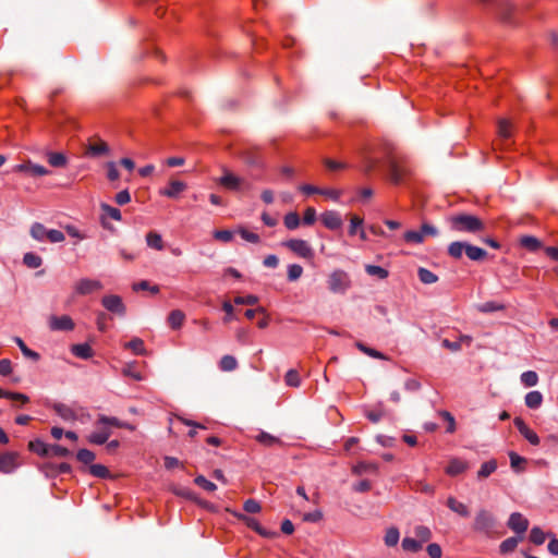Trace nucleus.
I'll return each instance as SVG.
<instances>
[{"mask_svg": "<svg viewBox=\"0 0 558 558\" xmlns=\"http://www.w3.org/2000/svg\"><path fill=\"white\" fill-rule=\"evenodd\" d=\"M194 483H195L197 486H199V487L204 488V489H205V490H207V492H214V490H216V489H217L216 484H214L213 482L208 481V480H207L205 476H203V475H198V476H196V477H195V480H194Z\"/></svg>", "mask_w": 558, "mask_h": 558, "instance_id": "obj_60", "label": "nucleus"}, {"mask_svg": "<svg viewBox=\"0 0 558 558\" xmlns=\"http://www.w3.org/2000/svg\"><path fill=\"white\" fill-rule=\"evenodd\" d=\"M14 341L25 357L31 359L34 362L39 360L40 355L37 352L31 350L20 337H15Z\"/></svg>", "mask_w": 558, "mask_h": 558, "instance_id": "obj_32", "label": "nucleus"}, {"mask_svg": "<svg viewBox=\"0 0 558 558\" xmlns=\"http://www.w3.org/2000/svg\"><path fill=\"white\" fill-rule=\"evenodd\" d=\"M402 549L410 553H417L422 549V544L416 538L404 537L401 543Z\"/></svg>", "mask_w": 558, "mask_h": 558, "instance_id": "obj_39", "label": "nucleus"}, {"mask_svg": "<svg viewBox=\"0 0 558 558\" xmlns=\"http://www.w3.org/2000/svg\"><path fill=\"white\" fill-rule=\"evenodd\" d=\"M365 271L367 275L376 276L379 279H386L389 275L388 270H386L385 268H383L380 266H376V265H366Z\"/></svg>", "mask_w": 558, "mask_h": 558, "instance_id": "obj_48", "label": "nucleus"}, {"mask_svg": "<svg viewBox=\"0 0 558 558\" xmlns=\"http://www.w3.org/2000/svg\"><path fill=\"white\" fill-rule=\"evenodd\" d=\"M303 275V267L299 264H292L288 267V280L296 281Z\"/></svg>", "mask_w": 558, "mask_h": 558, "instance_id": "obj_54", "label": "nucleus"}, {"mask_svg": "<svg viewBox=\"0 0 558 558\" xmlns=\"http://www.w3.org/2000/svg\"><path fill=\"white\" fill-rule=\"evenodd\" d=\"M185 319V315L180 310L172 311L168 316V323L173 329H178L182 326Z\"/></svg>", "mask_w": 558, "mask_h": 558, "instance_id": "obj_30", "label": "nucleus"}, {"mask_svg": "<svg viewBox=\"0 0 558 558\" xmlns=\"http://www.w3.org/2000/svg\"><path fill=\"white\" fill-rule=\"evenodd\" d=\"M47 231L43 223L35 222L32 225L29 233L35 240L43 241L47 236Z\"/></svg>", "mask_w": 558, "mask_h": 558, "instance_id": "obj_42", "label": "nucleus"}, {"mask_svg": "<svg viewBox=\"0 0 558 558\" xmlns=\"http://www.w3.org/2000/svg\"><path fill=\"white\" fill-rule=\"evenodd\" d=\"M111 435V429L107 426H102L98 432H94L88 435L87 440L93 445H104L107 442Z\"/></svg>", "mask_w": 558, "mask_h": 558, "instance_id": "obj_18", "label": "nucleus"}, {"mask_svg": "<svg viewBox=\"0 0 558 558\" xmlns=\"http://www.w3.org/2000/svg\"><path fill=\"white\" fill-rule=\"evenodd\" d=\"M96 456L88 449H80L76 453V459L83 464H92Z\"/></svg>", "mask_w": 558, "mask_h": 558, "instance_id": "obj_51", "label": "nucleus"}, {"mask_svg": "<svg viewBox=\"0 0 558 558\" xmlns=\"http://www.w3.org/2000/svg\"><path fill=\"white\" fill-rule=\"evenodd\" d=\"M89 472L92 475L99 478H107L109 476V470L102 464H92Z\"/></svg>", "mask_w": 558, "mask_h": 558, "instance_id": "obj_58", "label": "nucleus"}, {"mask_svg": "<svg viewBox=\"0 0 558 558\" xmlns=\"http://www.w3.org/2000/svg\"><path fill=\"white\" fill-rule=\"evenodd\" d=\"M48 326L52 331H70L74 329V322L69 315H51L48 319Z\"/></svg>", "mask_w": 558, "mask_h": 558, "instance_id": "obj_6", "label": "nucleus"}, {"mask_svg": "<svg viewBox=\"0 0 558 558\" xmlns=\"http://www.w3.org/2000/svg\"><path fill=\"white\" fill-rule=\"evenodd\" d=\"M466 246H468L466 242H461V241L451 242L448 245V254L452 258L459 259L462 257L463 253L466 252Z\"/></svg>", "mask_w": 558, "mask_h": 558, "instance_id": "obj_22", "label": "nucleus"}, {"mask_svg": "<svg viewBox=\"0 0 558 558\" xmlns=\"http://www.w3.org/2000/svg\"><path fill=\"white\" fill-rule=\"evenodd\" d=\"M256 440L266 447H272L275 445H282V441L266 432H262L256 436Z\"/></svg>", "mask_w": 558, "mask_h": 558, "instance_id": "obj_31", "label": "nucleus"}, {"mask_svg": "<svg viewBox=\"0 0 558 558\" xmlns=\"http://www.w3.org/2000/svg\"><path fill=\"white\" fill-rule=\"evenodd\" d=\"M125 348L132 350L135 354L144 355L146 353L144 341L141 338H133L125 344Z\"/></svg>", "mask_w": 558, "mask_h": 558, "instance_id": "obj_44", "label": "nucleus"}, {"mask_svg": "<svg viewBox=\"0 0 558 558\" xmlns=\"http://www.w3.org/2000/svg\"><path fill=\"white\" fill-rule=\"evenodd\" d=\"M390 181L395 184H399L402 179L409 174L410 170L403 163V161L397 158H390L387 162Z\"/></svg>", "mask_w": 558, "mask_h": 558, "instance_id": "obj_4", "label": "nucleus"}, {"mask_svg": "<svg viewBox=\"0 0 558 558\" xmlns=\"http://www.w3.org/2000/svg\"><path fill=\"white\" fill-rule=\"evenodd\" d=\"M403 238L408 243L420 244L424 241L423 232L421 230L420 231H414V230L407 231L404 233Z\"/></svg>", "mask_w": 558, "mask_h": 558, "instance_id": "obj_59", "label": "nucleus"}, {"mask_svg": "<svg viewBox=\"0 0 558 558\" xmlns=\"http://www.w3.org/2000/svg\"><path fill=\"white\" fill-rule=\"evenodd\" d=\"M71 452L65 447L60 445H49L48 446V457H69Z\"/></svg>", "mask_w": 558, "mask_h": 558, "instance_id": "obj_50", "label": "nucleus"}, {"mask_svg": "<svg viewBox=\"0 0 558 558\" xmlns=\"http://www.w3.org/2000/svg\"><path fill=\"white\" fill-rule=\"evenodd\" d=\"M514 426L518 428L520 434L531 444L537 446L539 444V437L537 434L532 430L521 417H515L513 420Z\"/></svg>", "mask_w": 558, "mask_h": 558, "instance_id": "obj_11", "label": "nucleus"}, {"mask_svg": "<svg viewBox=\"0 0 558 558\" xmlns=\"http://www.w3.org/2000/svg\"><path fill=\"white\" fill-rule=\"evenodd\" d=\"M466 469V462L459 459H451L448 466L446 468V473L450 476H456L463 473Z\"/></svg>", "mask_w": 558, "mask_h": 558, "instance_id": "obj_20", "label": "nucleus"}, {"mask_svg": "<svg viewBox=\"0 0 558 558\" xmlns=\"http://www.w3.org/2000/svg\"><path fill=\"white\" fill-rule=\"evenodd\" d=\"M497 525V521L493 513L485 509L477 511L473 522V530L477 533L490 536Z\"/></svg>", "mask_w": 558, "mask_h": 558, "instance_id": "obj_3", "label": "nucleus"}, {"mask_svg": "<svg viewBox=\"0 0 558 558\" xmlns=\"http://www.w3.org/2000/svg\"><path fill=\"white\" fill-rule=\"evenodd\" d=\"M510 128H511V124L508 120L506 119H500L498 121V135L502 138V140H508L510 138L511 136V131H510Z\"/></svg>", "mask_w": 558, "mask_h": 558, "instance_id": "obj_53", "label": "nucleus"}, {"mask_svg": "<svg viewBox=\"0 0 558 558\" xmlns=\"http://www.w3.org/2000/svg\"><path fill=\"white\" fill-rule=\"evenodd\" d=\"M239 234L241 238L250 243H258L260 241L259 235L257 233L251 232L245 228H241L239 230Z\"/></svg>", "mask_w": 558, "mask_h": 558, "instance_id": "obj_63", "label": "nucleus"}, {"mask_svg": "<svg viewBox=\"0 0 558 558\" xmlns=\"http://www.w3.org/2000/svg\"><path fill=\"white\" fill-rule=\"evenodd\" d=\"M100 289H102L100 281L88 278L81 279L75 284V291L81 295H87Z\"/></svg>", "mask_w": 558, "mask_h": 558, "instance_id": "obj_10", "label": "nucleus"}, {"mask_svg": "<svg viewBox=\"0 0 558 558\" xmlns=\"http://www.w3.org/2000/svg\"><path fill=\"white\" fill-rule=\"evenodd\" d=\"M522 539H523V536H519V535L508 537L507 539L501 542V544L499 545L500 553L506 555V554L513 551L517 548L519 542H521Z\"/></svg>", "mask_w": 558, "mask_h": 558, "instance_id": "obj_24", "label": "nucleus"}, {"mask_svg": "<svg viewBox=\"0 0 558 558\" xmlns=\"http://www.w3.org/2000/svg\"><path fill=\"white\" fill-rule=\"evenodd\" d=\"M96 425L107 426L110 429H111V427H118V428L124 427V428L133 429V427L131 425H129L128 423H123L120 420H118L117 417L106 416L102 414L98 416Z\"/></svg>", "mask_w": 558, "mask_h": 558, "instance_id": "obj_16", "label": "nucleus"}, {"mask_svg": "<svg viewBox=\"0 0 558 558\" xmlns=\"http://www.w3.org/2000/svg\"><path fill=\"white\" fill-rule=\"evenodd\" d=\"M497 469V462L496 460H489L481 465V469L477 472L478 478H486L492 473H494Z\"/></svg>", "mask_w": 558, "mask_h": 558, "instance_id": "obj_40", "label": "nucleus"}, {"mask_svg": "<svg viewBox=\"0 0 558 558\" xmlns=\"http://www.w3.org/2000/svg\"><path fill=\"white\" fill-rule=\"evenodd\" d=\"M108 151H109V147L104 142L93 144L88 147V153L93 156H100V155L107 154Z\"/></svg>", "mask_w": 558, "mask_h": 558, "instance_id": "obj_61", "label": "nucleus"}, {"mask_svg": "<svg viewBox=\"0 0 558 558\" xmlns=\"http://www.w3.org/2000/svg\"><path fill=\"white\" fill-rule=\"evenodd\" d=\"M100 208L101 210L104 211V214H106L107 216H109L111 219L113 220H117V221H120L121 220V211L116 208V207H112L106 203H102L100 205Z\"/></svg>", "mask_w": 558, "mask_h": 558, "instance_id": "obj_56", "label": "nucleus"}, {"mask_svg": "<svg viewBox=\"0 0 558 558\" xmlns=\"http://www.w3.org/2000/svg\"><path fill=\"white\" fill-rule=\"evenodd\" d=\"M377 464L375 463H367V462H360L353 468V473L356 475H361L366 472L375 473L377 472Z\"/></svg>", "mask_w": 558, "mask_h": 558, "instance_id": "obj_45", "label": "nucleus"}, {"mask_svg": "<svg viewBox=\"0 0 558 558\" xmlns=\"http://www.w3.org/2000/svg\"><path fill=\"white\" fill-rule=\"evenodd\" d=\"M400 533L397 527H390L385 535V544L389 547L396 546L399 542Z\"/></svg>", "mask_w": 558, "mask_h": 558, "instance_id": "obj_47", "label": "nucleus"}, {"mask_svg": "<svg viewBox=\"0 0 558 558\" xmlns=\"http://www.w3.org/2000/svg\"><path fill=\"white\" fill-rule=\"evenodd\" d=\"M186 189V184L182 181H170L169 186L160 191V194L169 198H175Z\"/></svg>", "mask_w": 558, "mask_h": 558, "instance_id": "obj_17", "label": "nucleus"}, {"mask_svg": "<svg viewBox=\"0 0 558 558\" xmlns=\"http://www.w3.org/2000/svg\"><path fill=\"white\" fill-rule=\"evenodd\" d=\"M283 245L303 258H312L314 255L313 248L305 240L291 239L283 242Z\"/></svg>", "mask_w": 558, "mask_h": 558, "instance_id": "obj_5", "label": "nucleus"}, {"mask_svg": "<svg viewBox=\"0 0 558 558\" xmlns=\"http://www.w3.org/2000/svg\"><path fill=\"white\" fill-rule=\"evenodd\" d=\"M71 352L75 356L83 359V360H87V359L92 357V355H93V350L88 343L73 344L71 347Z\"/></svg>", "mask_w": 558, "mask_h": 558, "instance_id": "obj_23", "label": "nucleus"}, {"mask_svg": "<svg viewBox=\"0 0 558 558\" xmlns=\"http://www.w3.org/2000/svg\"><path fill=\"white\" fill-rule=\"evenodd\" d=\"M447 507L451 511L458 513L459 515H461L463 518H468L470 515L469 508L464 504L458 501L454 497H449L447 499Z\"/></svg>", "mask_w": 558, "mask_h": 558, "instance_id": "obj_19", "label": "nucleus"}, {"mask_svg": "<svg viewBox=\"0 0 558 558\" xmlns=\"http://www.w3.org/2000/svg\"><path fill=\"white\" fill-rule=\"evenodd\" d=\"M19 453L17 452H5L0 456V472L9 474L12 473L20 464H19Z\"/></svg>", "mask_w": 558, "mask_h": 558, "instance_id": "obj_9", "label": "nucleus"}, {"mask_svg": "<svg viewBox=\"0 0 558 558\" xmlns=\"http://www.w3.org/2000/svg\"><path fill=\"white\" fill-rule=\"evenodd\" d=\"M44 468L47 474H61L71 472V465L69 463H60L58 465L46 464Z\"/></svg>", "mask_w": 558, "mask_h": 558, "instance_id": "obj_46", "label": "nucleus"}, {"mask_svg": "<svg viewBox=\"0 0 558 558\" xmlns=\"http://www.w3.org/2000/svg\"><path fill=\"white\" fill-rule=\"evenodd\" d=\"M218 182H219V184H221L223 187H226L228 190L236 191L240 189V186L242 184V179L234 175L230 171L225 170L223 175L219 179Z\"/></svg>", "mask_w": 558, "mask_h": 558, "instance_id": "obj_15", "label": "nucleus"}, {"mask_svg": "<svg viewBox=\"0 0 558 558\" xmlns=\"http://www.w3.org/2000/svg\"><path fill=\"white\" fill-rule=\"evenodd\" d=\"M520 244L522 247L526 248L530 252H536L543 248V243L533 235L521 236Z\"/></svg>", "mask_w": 558, "mask_h": 558, "instance_id": "obj_21", "label": "nucleus"}, {"mask_svg": "<svg viewBox=\"0 0 558 558\" xmlns=\"http://www.w3.org/2000/svg\"><path fill=\"white\" fill-rule=\"evenodd\" d=\"M465 255L474 262L483 260L487 256V252L478 246L468 243Z\"/></svg>", "mask_w": 558, "mask_h": 558, "instance_id": "obj_25", "label": "nucleus"}, {"mask_svg": "<svg viewBox=\"0 0 558 558\" xmlns=\"http://www.w3.org/2000/svg\"><path fill=\"white\" fill-rule=\"evenodd\" d=\"M450 229L456 232L477 234L485 229V222L477 216L468 213H459L448 217Z\"/></svg>", "mask_w": 558, "mask_h": 558, "instance_id": "obj_1", "label": "nucleus"}, {"mask_svg": "<svg viewBox=\"0 0 558 558\" xmlns=\"http://www.w3.org/2000/svg\"><path fill=\"white\" fill-rule=\"evenodd\" d=\"M350 287V276L342 269L333 270L327 278V288L331 293L344 294Z\"/></svg>", "mask_w": 558, "mask_h": 558, "instance_id": "obj_2", "label": "nucleus"}, {"mask_svg": "<svg viewBox=\"0 0 558 558\" xmlns=\"http://www.w3.org/2000/svg\"><path fill=\"white\" fill-rule=\"evenodd\" d=\"M322 222L324 226L330 230H336L341 228L342 218L338 211L327 210L320 215Z\"/></svg>", "mask_w": 558, "mask_h": 558, "instance_id": "obj_12", "label": "nucleus"}, {"mask_svg": "<svg viewBox=\"0 0 558 558\" xmlns=\"http://www.w3.org/2000/svg\"><path fill=\"white\" fill-rule=\"evenodd\" d=\"M101 303L104 307L119 316H124L126 308L125 305L122 302V299L119 295L110 294L102 298Z\"/></svg>", "mask_w": 558, "mask_h": 558, "instance_id": "obj_7", "label": "nucleus"}, {"mask_svg": "<svg viewBox=\"0 0 558 558\" xmlns=\"http://www.w3.org/2000/svg\"><path fill=\"white\" fill-rule=\"evenodd\" d=\"M546 539L545 533L538 527L534 526L530 532V541L535 545H542L544 544Z\"/></svg>", "mask_w": 558, "mask_h": 558, "instance_id": "obj_52", "label": "nucleus"}, {"mask_svg": "<svg viewBox=\"0 0 558 558\" xmlns=\"http://www.w3.org/2000/svg\"><path fill=\"white\" fill-rule=\"evenodd\" d=\"M510 465L513 471L522 472L524 470V465L526 464V459L519 456L518 453L511 451L509 452Z\"/></svg>", "mask_w": 558, "mask_h": 558, "instance_id": "obj_36", "label": "nucleus"}, {"mask_svg": "<svg viewBox=\"0 0 558 558\" xmlns=\"http://www.w3.org/2000/svg\"><path fill=\"white\" fill-rule=\"evenodd\" d=\"M286 384L291 387H299L301 384L298 371L289 369L284 376Z\"/></svg>", "mask_w": 558, "mask_h": 558, "instance_id": "obj_57", "label": "nucleus"}, {"mask_svg": "<svg viewBox=\"0 0 558 558\" xmlns=\"http://www.w3.org/2000/svg\"><path fill=\"white\" fill-rule=\"evenodd\" d=\"M439 415L447 421L448 427L447 432L452 434L456 430V420L452 414L446 410L439 411Z\"/></svg>", "mask_w": 558, "mask_h": 558, "instance_id": "obj_62", "label": "nucleus"}, {"mask_svg": "<svg viewBox=\"0 0 558 558\" xmlns=\"http://www.w3.org/2000/svg\"><path fill=\"white\" fill-rule=\"evenodd\" d=\"M301 223V220H300V217H299V214L295 213V211H291V213H288L286 216H284V226L289 229V230H294L296 229Z\"/></svg>", "mask_w": 558, "mask_h": 558, "instance_id": "obj_49", "label": "nucleus"}, {"mask_svg": "<svg viewBox=\"0 0 558 558\" xmlns=\"http://www.w3.org/2000/svg\"><path fill=\"white\" fill-rule=\"evenodd\" d=\"M219 366L223 372H232L238 367V361L232 355H223L220 360Z\"/></svg>", "mask_w": 558, "mask_h": 558, "instance_id": "obj_41", "label": "nucleus"}, {"mask_svg": "<svg viewBox=\"0 0 558 558\" xmlns=\"http://www.w3.org/2000/svg\"><path fill=\"white\" fill-rule=\"evenodd\" d=\"M355 347L361 351L363 352L364 354L373 357V359H379V360H388V356L385 355L384 353L373 349V348H369L367 347L365 343L361 342V341H357L355 342Z\"/></svg>", "mask_w": 558, "mask_h": 558, "instance_id": "obj_28", "label": "nucleus"}, {"mask_svg": "<svg viewBox=\"0 0 558 558\" xmlns=\"http://www.w3.org/2000/svg\"><path fill=\"white\" fill-rule=\"evenodd\" d=\"M504 308H505V306L502 304H498L493 301L483 303L477 306V310L482 313H493V312H497V311H502Z\"/></svg>", "mask_w": 558, "mask_h": 558, "instance_id": "obj_55", "label": "nucleus"}, {"mask_svg": "<svg viewBox=\"0 0 558 558\" xmlns=\"http://www.w3.org/2000/svg\"><path fill=\"white\" fill-rule=\"evenodd\" d=\"M414 535L416 539L423 545L432 538V531L425 525H417L414 527Z\"/></svg>", "mask_w": 558, "mask_h": 558, "instance_id": "obj_37", "label": "nucleus"}, {"mask_svg": "<svg viewBox=\"0 0 558 558\" xmlns=\"http://www.w3.org/2000/svg\"><path fill=\"white\" fill-rule=\"evenodd\" d=\"M52 409L62 420L66 422L77 420L75 410L68 404L56 402L52 404Z\"/></svg>", "mask_w": 558, "mask_h": 558, "instance_id": "obj_14", "label": "nucleus"}, {"mask_svg": "<svg viewBox=\"0 0 558 558\" xmlns=\"http://www.w3.org/2000/svg\"><path fill=\"white\" fill-rule=\"evenodd\" d=\"M521 381L525 387H534L538 383V375L534 371H526L521 374Z\"/></svg>", "mask_w": 558, "mask_h": 558, "instance_id": "obj_43", "label": "nucleus"}, {"mask_svg": "<svg viewBox=\"0 0 558 558\" xmlns=\"http://www.w3.org/2000/svg\"><path fill=\"white\" fill-rule=\"evenodd\" d=\"M417 276L421 282H423L424 284H433L438 281L437 275H435L434 272L424 267L418 268Z\"/></svg>", "mask_w": 558, "mask_h": 558, "instance_id": "obj_34", "label": "nucleus"}, {"mask_svg": "<svg viewBox=\"0 0 558 558\" xmlns=\"http://www.w3.org/2000/svg\"><path fill=\"white\" fill-rule=\"evenodd\" d=\"M48 446L40 439H35L29 441L28 449L41 457H48Z\"/></svg>", "mask_w": 558, "mask_h": 558, "instance_id": "obj_35", "label": "nucleus"}, {"mask_svg": "<svg viewBox=\"0 0 558 558\" xmlns=\"http://www.w3.org/2000/svg\"><path fill=\"white\" fill-rule=\"evenodd\" d=\"M542 402H543V395L537 390L530 391L525 396V404L530 409L539 408Z\"/></svg>", "mask_w": 558, "mask_h": 558, "instance_id": "obj_27", "label": "nucleus"}, {"mask_svg": "<svg viewBox=\"0 0 558 558\" xmlns=\"http://www.w3.org/2000/svg\"><path fill=\"white\" fill-rule=\"evenodd\" d=\"M514 7L508 0H501L497 3V14L501 22L511 24L512 23V13Z\"/></svg>", "mask_w": 558, "mask_h": 558, "instance_id": "obj_13", "label": "nucleus"}, {"mask_svg": "<svg viewBox=\"0 0 558 558\" xmlns=\"http://www.w3.org/2000/svg\"><path fill=\"white\" fill-rule=\"evenodd\" d=\"M508 527L512 530L517 535L523 536L529 527V520L524 518L520 512H513L510 514L508 520Z\"/></svg>", "mask_w": 558, "mask_h": 558, "instance_id": "obj_8", "label": "nucleus"}, {"mask_svg": "<svg viewBox=\"0 0 558 558\" xmlns=\"http://www.w3.org/2000/svg\"><path fill=\"white\" fill-rule=\"evenodd\" d=\"M234 515H235L240 521L244 522L248 527L253 529L254 531H256L257 529H259V525H260V524H259L255 519H253V518H251V517H247V515H245V514H243V513H236V512H234Z\"/></svg>", "mask_w": 558, "mask_h": 558, "instance_id": "obj_64", "label": "nucleus"}, {"mask_svg": "<svg viewBox=\"0 0 558 558\" xmlns=\"http://www.w3.org/2000/svg\"><path fill=\"white\" fill-rule=\"evenodd\" d=\"M47 159L49 165L54 168H63L68 163L66 156L62 153L48 151Z\"/></svg>", "mask_w": 558, "mask_h": 558, "instance_id": "obj_26", "label": "nucleus"}, {"mask_svg": "<svg viewBox=\"0 0 558 558\" xmlns=\"http://www.w3.org/2000/svg\"><path fill=\"white\" fill-rule=\"evenodd\" d=\"M23 263L26 267H28L31 269H36L41 266L43 259L39 255H37L33 252H28V253L24 254Z\"/></svg>", "mask_w": 558, "mask_h": 558, "instance_id": "obj_29", "label": "nucleus"}, {"mask_svg": "<svg viewBox=\"0 0 558 558\" xmlns=\"http://www.w3.org/2000/svg\"><path fill=\"white\" fill-rule=\"evenodd\" d=\"M244 161L252 167H263V160L260 156L254 150H246L243 153Z\"/></svg>", "mask_w": 558, "mask_h": 558, "instance_id": "obj_38", "label": "nucleus"}, {"mask_svg": "<svg viewBox=\"0 0 558 558\" xmlns=\"http://www.w3.org/2000/svg\"><path fill=\"white\" fill-rule=\"evenodd\" d=\"M147 245L157 251H161L163 248V242L161 235L157 232L150 231L146 235Z\"/></svg>", "mask_w": 558, "mask_h": 558, "instance_id": "obj_33", "label": "nucleus"}]
</instances>
